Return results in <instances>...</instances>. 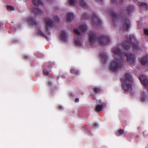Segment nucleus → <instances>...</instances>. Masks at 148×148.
<instances>
[{"instance_id": "5", "label": "nucleus", "mask_w": 148, "mask_h": 148, "mask_svg": "<svg viewBox=\"0 0 148 148\" xmlns=\"http://www.w3.org/2000/svg\"><path fill=\"white\" fill-rule=\"evenodd\" d=\"M112 16L113 17V20H114V22L118 20H120L123 23H124V25H123L124 29L125 30H127L129 27V25L127 24L125 21H123V20L122 19V18H119L114 12H112Z\"/></svg>"}, {"instance_id": "6", "label": "nucleus", "mask_w": 148, "mask_h": 148, "mask_svg": "<svg viewBox=\"0 0 148 148\" xmlns=\"http://www.w3.org/2000/svg\"><path fill=\"white\" fill-rule=\"evenodd\" d=\"M33 2L34 5L36 6V8H34L32 10L33 12H35L36 14H38L41 15L43 13V11L40 9H38V5L41 3L40 0H33Z\"/></svg>"}, {"instance_id": "19", "label": "nucleus", "mask_w": 148, "mask_h": 148, "mask_svg": "<svg viewBox=\"0 0 148 148\" xmlns=\"http://www.w3.org/2000/svg\"><path fill=\"white\" fill-rule=\"evenodd\" d=\"M71 72L73 74H77L79 73V71L77 70L76 71L74 69H71Z\"/></svg>"}, {"instance_id": "25", "label": "nucleus", "mask_w": 148, "mask_h": 148, "mask_svg": "<svg viewBox=\"0 0 148 148\" xmlns=\"http://www.w3.org/2000/svg\"><path fill=\"white\" fill-rule=\"evenodd\" d=\"M43 73L44 75H47L49 74V73L47 71H44Z\"/></svg>"}, {"instance_id": "12", "label": "nucleus", "mask_w": 148, "mask_h": 148, "mask_svg": "<svg viewBox=\"0 0 148 148\" xmlns=\"http://www.w3.org/2000/svg\"><path fill=\"white\" fill-rule=\"evenodd\" d=\"M103 108V104L100 103L99 104H97L96 106L95 110L97 112H99L102 110Z\"/></svg>"}, {"instance_id": "20", "label": "nucleus", "mask_w": 148, "mask_h": 148, "mask_svg": "<svg viewBox=\"0 0 148 148\" xmlns=\"http://www.w3.org/2000/svg\"><path fill=\"white\" fill-rule=\"evenodd\" d=\"M7 9L9 11H12L14 10V8L12 6L8 5L7 6Z\"/></svg>"}, {"instance_id": "37", "label": "nucleus", "mask_w": 148, "mask_h": 148, "mask_svg": "<svg viewBox=\"0 0 148 148\" xmlns=\"http://www.w3.org/2000/svg\"><path fill=\"white\" fill-rule=\"evenodd\" d=\"M101 59H102V60H103V62H104V61H103V60H104V59H103L102 58H101Z\"/></svg>"}, {"instance_id": "38", "label": "nucleus", "mask_w": 148, "mask_h": 148, "mask_svg": "<svg viewBox=\"0 0 148 148\" xmlns=\"http://www.w3.org/2000/svg\"><path fill=\"white\" fill-rule=\"evenodd\" d=\"M128 13H129V10H128Z\"/></svg>"}, {"instance_id": "22", "label": "nucleus", "mask_w": 148, "mask_h": 148, "mask_svg": "<svg viewBox=\"0 0 148 148\" xmlns=\"http://www.w3.org/2000/svg\"><path fill=\"white\" fill-rule=\"evenodd\" d=\"M122 45L124 47V48L126 49L127 50L128 49V48L129 47L128 46V45L127 43H125L124 45Z\"/></svg>"}, {"instance_id": "23", "label": "nucleus", "mask_w": 148, "mask_h": 148, "mask_svg": "<svg viewBox=\"0 0 148 148\" xmlns=\"http://www.w3.org/2000/svg\"><path fill=\"white\" fill-rule=\"evenodd\" d=\"M101 90V89L99 88H98L97 87L95 88H94V90L96 92H98Z\"/></svg>"}, {"instance_id": "24", "label": "nucleus", "mask_w": 148, "mask_h": 148, "mask_svg": "<svg viewBox=\"0 0 148 148\" xmlns=\"http://www.w3.org/2000/svg\"><path fill=\"white\" fill-rule=\"evenodd\" d=\"M137 48V45L135 44H133V50H136Z\"/></svg>"}, {"instance_id": "9", "label": "nucleus", "mask_w": 148, "mask_h": 148, "mask_svg": "<svg viewBox=\"0 0 148 148\" xmlns=\"http://www.w3.org/2000/svg\"><path fill=\"white\" fill-rule=\"evenodd\" d=\"M74 16L72 13H68L67 14L66 21L68 22H70L74 19Z\"/></svg>"}, {"instance_id": "29", "label": "nucleus", "mask_w": 148, "mask_h": 148, "mask_svg": "<svg viewBox=\"0 0 148 148\" xmlns=\"http://www.w3.org/2000/svg\"><path fill=\"white\" fill-rule=\"evenodd\" d=\"M75 101L76 102H78L79 101V99L77 98H76L75 99Z\"/></svg>"}, {"instance_id": "21", "label": "nucleus", "mask_w": 148, "mask_h": 148, "mask_svg": "<svg viewBox=\"0 0 148 148\" xmlns=\"http://www.w3.org/2000/svg\"><path fill=\"white\" fill-rule=\"evenodd\" d=\"M101 57V58L104 59V61H105L107 57L106 53H104V54L102 55Z\"/></svg>"}, {"instance_id": "36", "label": "nucleus", "mask_w": 148, "mask_h": 148, "mask_svg": "<svg viewBox=\"0 0 148 148\" xmlns=\"http://www.w3.org/2000/svg\"><path fill=\"white\" fill-rule=\"evenodd\" d=\"M131 36H133L131 35V36H130L131 39L132 38V37Z\"/></svg>"}, {"instance_id": "2", "label": "nucleus", "mask_w": 148, "mask_h": 148, "mask_svg": "<svg viewBox=\"0 0 148 148\" xmlns=\"http://www.w3.org/2000/svg\"><path fill=\"white\" fill-rule=\"evenodd\" d=\"M88 36L91 45H93L94 43H97L104 46L106 44L107 42L109 41V40L108 38L102 36H100L96 37L93 32L90 33Z\"/></svg>"}, {"instance_id": "27", "label": "nucleus", "mask_w": 148, "mask_h": 148, "mask_svg": "<svg viewBox=\"0 0 148 148\" xmlns=\"http://www.w3.org/2000/svg\"><path fill=\"white\" fill-rule=\"evenodd\" d=\"M123 130L121 129L119 130L118 131L119 133L120 134H122L123 133Z\"/></svg>"}, {"instance_id": "18", "label": "nucleus", "mask_w": 148, "mask_h": 148, "mask_svg": "<svg viewBox=\"0 0 148 148\" xmlns=\"http://www.w3.org/2000/svg\"><path fill=\"white\" fill-rule=\"evenodd\" d=\"M68 2L70 4L72 5H75L77 3L75 0H69L68 1Z\"/></svg>"}, {"instance_id": "11", "label": "nucleus", "mask_w": 148, "mask_h": 148, "mask_svg": "<svg viewBox=\"0 0 148 148\" xmlns=\"http://www.w3.org/2000/svg\"><path fill=\"white\" fill-rule=\"evenodd\" d=\"M147 96V93L144 91H143L141 94L140 100L142 101H144L145 98Z\"/></svg>"}, {"instance_id": "35", "label": "nucleus", "mask_w": 148, "mask_h": 148, "mask_svg": "<svg viewBox=\"0 0 148 148\" xmlns=\"http://www.w3.org/2000/svg\"><path fill=\"white\" fill-rule=\"evenodd\" d=\"M62 107H63L62 106H60L59 108H60V109H62V108H63Z\"/></svg>"}, {"instance_id": "39", "label": "nucleus", "mask_w": 148, "mask_h": 148, "mask_svg": "<svg viewBox=\"0 0 148 148\" xmlns=\"http://www.w3.org/2000/svg\"><path fill=\"white\" fill-rule=\"evenodd\" d=\"M112 1H113V0H111Z\"/></svg>"}, {"instance_id": "31", "label": "nucleus", "mask_w": 148, "mask_h": 148, "mask_svg": "<svg viewBox=\"0 0 148 148\" xmlns=\"http://www.w3.org/2000/svg\"><path fill=\"white\" fill-rule=\"evenodd\" d=\"M86 16V15H83L82 16V18L83 19V20H84L85 19L84 18H85V16Z\"/></svg>"}, {"instance_id": "1", "label": "nucleus", "mask_w": 148, "mask_h": 148, "mask_svg": "<svg viewBox=\"0 0 148 148\" xmlns=\"http://www.w3.org/2000/svg\"><path fill=\"white\" fill-rule=\"evenodd\" d=\"M112 52L115 59L111 63L109 69L110 70L113 71L117 70L121 66V60L120 59H118L116 58V56H121L122 58L123 55H126L127 56V61L131 63H133L135 61L136 58L134 55L132 54L127 55L126 53H120V51L117 47H115L112 49Z\"/></svg>"}, {"instance_id": "15", "label": "nucleus", "mask_w": 148, "mask_h": 148, "mask_svg": "<svg viewBox=\"0 0 148 148\" xmlns=\"http://www.w3.org/2000/svg\"><path fill=\"white\" fill-rule=\"evenodd\" d=\"M86 0H79V5L80 6L84 8L87 7V5L85 2Z\"/></svg>"}, {"instance_id": "8", "label": "nucleus", "mask_w": 148, "mask_h": 148, "mask_svg": "<svg viewBox=\"0 0 148 148\" xmlns=\"http://www.w3.org/2000/svg\"><path fill=\"white\" fill-rule=\"evenodd\" d=\"M46 25V31H47L48 28H51L53 27V22L49 18H47L45 20Z\"/></svg>"}, {"instance_id": "33", "label": "nucleus", "mask_w": 148, "mask_h": 148, "mask_svg": "<svg viewBox=\"0 0 148 148\" xmlns=\"http://www.w3.org/2000/svg\"><path fill=\"white\" fill-rule=\"evenodd\" d=\"M56 21H58L59 20V18H58V17H56Z\"/></svg>"}, {"instance_id": "3", "label": "nucleus", "mask_w": 148, "mask_h": 148, "mask_svg": "<svg viewBox=\"0 0 148 148\" xmlns=\"http://www.w3.org/2000/svg\"><path fill=\"white\" fill-rule=\"evenodd\" d=\"M132 82L133 78L130 73H126L124 79L121 80L122 89L125 91L130 92L132 90V88L130 83Z\"/></svg>"}, {"instance_id": "26", "label": "nucleus", "mask_w": 148, "mask_h": 148, "mask_svg": "<svg viewBox=\"0 0 148 148\" xmlns=\"http://www.w3.org/2000/svg\"><path fill=\"white\" fill-rule=\"evenodd\" d=\"M144 31L145 34L148 36V29H144Z\"/></svg>"}, {"instance_id": "13", "label": "nucleus", "mask_w": 148, "mask_h": 148, "mask_svg": "<svg viewBox=\"0 0 148 148\" xmlns=\"http://www.w3.org/2000/svg\"><path fill=\"white\" fill-rule=\"evenodd\" d=\"M28 22L29 24L33 25H37V23L35 21H34L32 18L29 17L28 18Z\"/></svg>"}, {"instance_id": "30", "label": "nucleus", "mask_w": 148, "mask_h": 148, "mask_svg": "<svg viewBox=\"0 0 148 148\" xmlns=\"http://www.w3.org/2000/svg\"><path fill=\"white\" fill-rule=\"evenodd\" d=\"M39 34L41 36H44V34H43L41 32H39Z\"/></svg>"}, {"instance_id": "32", "label": "nucleus", "mask_w": 148, "mask_h": 148, "mask_svg": "<svg viewBox=\"0 0 148 148\" xmlns=\"http://www.w3.org/2000/svg\"><path fill=\"white\" fill-rule=\"evenodd\" d=\"M96 101L97 103L99 102L100 103L101 102V100H97Z\"/></svg>"}, {"instance_id": "28", "label": "nucleus", "mask_w": 148, "mask_h": 148, "mask_svg": "<svg viewBox=\"0 0 148 148\" xmlns=\"http://www.w3.org/2000/svg\"><path fill=\"white\" fill-rule=\"evenodd\" d=\"M133 1L136 4H137L138 5V3L140 2H138L137 0H133Z\"/></svg>"}, {"instance_id": "14", "label": "nucleus", "mask_w": 148, "mask_h": 148, "mask_svg": "<svg viewBox=\"0 0 148 148\" xmlns=\"http://www.w3.org/2000/svg\"><path fill=\"white\" fill-rule=\"evenodd\" d=\"M67 35L66 33L64 31H62L60 34V37L62 40L66 39Z\"/></svg>"}, {"instance_id": "4", "label": "nucleus", "mask_w": 148, "mask_h": 148, "mask_svg": "<svg viewBox=\"0 0 148 148\" xmlns=\"http://www.w3.org/2000/svg\"><path fill=\"white\" fill-rule=\"evenodd\" d=\"M73 32L75 35L74 37L75 44L79 47L83 45V43L79 39L80 36V32L77 28L74 29L73 30Z\"/></svg>"}, {"instance_id": "10", "label": "nucleus", "mask_w": 148, "mask_h": 148, "mask_svg": "<svg viewBox=\"0 0 148 148\" xmlns=\"http://www.w3.org/2000/svg\"><path fill=\"white\" fill-rule=\"evenodd\" d=\"M138 5L141 9L143 10H146L148 8V5L145 3L139 2L138 3Z\"/></svg>"}, {"instance_id": "17", "label": "nucleus", "mask_w": 148, "mask_h": 148, "mask_svg": "<svg viewBox=\"0 0 148 148\" xmlns=\"http://www.w3.org/2000/svg\"><path fill=\"white\" fill-rule=\"evenodd\" d=\"M79 29L83 32H84L87 30V27L86 25L83 24L82 25H80Z\"/></svg>"}, {"instance_id": "34", "label": "nucleus", "mask_w": 148, "mask_h": 148, "mask_svg": "<svg viewBox=\"0 0 148 148\" xmlns=\"http://www.w3.org/2000/svg\"><path fill=\"white\" fill-rule=\"evenodd\" d=\"M96 1L98 2H100L102 1V0H96Z\"/></svg>"}, {"instance_id": "7", "label": "nucleus", "mask_w": 148, "mask_h": 148, "mask_svg": "<svg viewBox=\"0 0 148 148\" xmlns=\"http://www.w3.org/2000/svg\"><path fill=\"white\" fill-rule=\"evenodd\" d=\"M140 79L142 84L145 87L148 86V80L146 77L142 75L140 77Z\"/></svg>"}, {"instance_id": "16", "label": "nucleus", "mask_w": 148, "mask_h": 148, "mask_svg": "<svg viewBox=\"0 0 148 148\" xmlns=\"http://www.w3.org/2000/svg\"><path fill=\"white\" fill-rule=\"evenodd\" d=\"M98 18L96 16H95L92 18V19L90 20V21L92 25H93V23L97 24V21H98Z\"/></svg>"}]
</instances>
